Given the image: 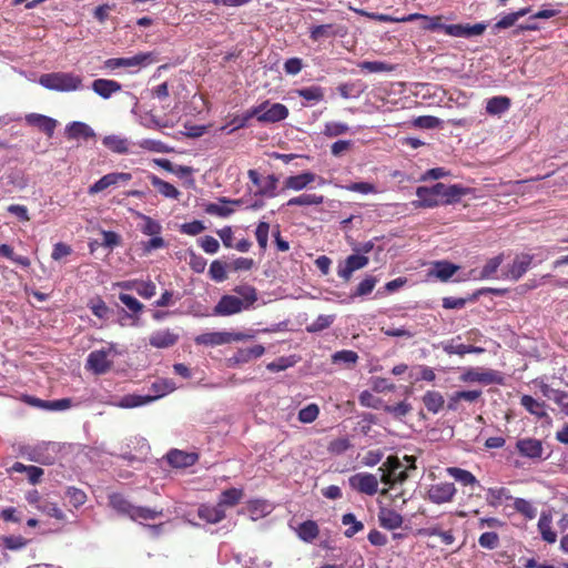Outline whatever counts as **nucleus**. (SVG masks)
<instances>
[{
    "label": "nucleus",
    "mask_w": 568,
    "mask_h": 568,
    "mask_svg": "<svg viewBox=\"0 0 568 568\" xmlns=\"http://www.w3.org/2000/svg\"><path fill=\"white\" fill-rule=\"evenodd\" d=\"M442 16L428 17L422 13H410L403 16L402 21L413 22L419 21V28L425 31L443 30L447 36L457 38H470L480 36L485 32L487 24L479 22L476 24H444Z\"/></svg>",
    "instance_id": "nucleus-1"
},
{
    "label": "nucleus",
    "mask_w": 568,
    "mask_h": 568,
    "mask_svg": "<svg viewBox=\"0 0 568 568\" xmlns=\"http://www.w3.org/2000/svg\"><path fill=\"white\" fill-rule=\"evenodd\" d=\"M39 82L44 88L55 91H75L82 87V78L69 72L42 74Z\"/></svg>",
    "instance_id": "nucleus-2"
},
{
    "label": "nucleus",
    "mask_w": 568,
    "mask_h": 568,
    "mask_svg": "<svg viewBox=\"0 0 568 568\" xmlns=\"http://www.w3.org/2000/svg\"><path fill=\"white\" fill-rule=\"evenodd\" d=\"M154 395H126L123 396L119 403V406L122 408H134L145 404H149L174 389V384L171 381L162 379L154 382L151 386Z\"/></svg>",
    "instance_id": "nucleus-3"
},
{
    "label": "nucleus",
    "mask_w": 568,
    "mask_h": 568,
    "mask_svg": "<svg viewBox=\"0 0 568 568\" xmlns=\"http://www.w3.org/2000/svg\"><path fill=\"white\" fill-rule=\"evenodd\" d=\"M251 113L260 123H276L288 116V109L282 103H271L266 100L251 108Z\"/></svg>",
    "instance_id": "nucleus-4"
},
{
    "label": "nucleus",
    "mask_w": 568,
    "mask_h": 568,
    "mask_svg": "<svg viewBox=\"0 0 568 568\" xmlns=\"http://www.w3.org/2000/svg\"><path fill=\"white\" fill-rule=\"evenodd\" d=\"M378 470L382 471L381 481L389 487L396 484H403L408 478V469H402L399 458L394 455L388 456Z\"/></svg>",
    "instance_id": "nucleus-5"
},
{
    "label": "nucleus",
    "mask_w": 568,
    "mask_h": 568,
    "mask_svg": "<svg viewBox=\"0 0 568 568\" xmlns=\"http://www.w3.org/2000/svg\"><path fill=\"white\" fill-rule=\"evenodd\" d=\"M457 488L450 481H434L428 485L426 490V499L436 505L449 504L454 500Z\"/></svg>",
    "instance_id": "nucleus-6"
},
{
    "label": "nucleus",
    "mask_w": 568,
    "mask_h": 568,
    "mask_svg": "<svg viewBox=\"0 0 568 568\" xmlns=\"http://www.w3.org/2000/svg\"><path fill=\"white\" fill-rule=\"evenodd\" d=\"M348 484L352 489L368 496H373L378 491V479L369 473H357L351 476Z\"/></svg>",
    "instance_id": "nucleus-7"
},
{
    "label": "nucleus",
    "mask_w": 568,
    "mask_h": 568,
    "mask_svg": "<svg viewBox=\"0 0 568 568\" xmlns=\"http://www.w3.org/2000/svg\"><path fill=\"white\" fill-rule=\"evenodd\" d=\"M132 179V174L128 172H112L100 178L95 183L89 186L88 193L90 195L98 194L111 186H118L126 183Z\"/></svg>",
    "instance_id": "nucleus-8"
},
{
    "label": "nucleus",
    "mask_w": 568,
    "mask_h": 568,
    "mask_svg": "<svg viewBox=\"0 0 568 568\" xmlns=\"http://www.w3.org/2000/svg\"><path fill=\"white\" fill-rule=\"evenodd\" d=\"M435 191L439 193L440 205L454 204L468 193V189L459 184L446 185L442 182L435 184Z\"/></svg>",
    "instance_id": "nucleus-9"
},
{
    "label": "nucleus",
    "mask_w": 568,
    "mask_h": 568,
    "mask_svg": "<svg viewBox=\"0 0 568 568\" xmlns=\"http://www.w3.org/2000/svg\"><path fill=\"white\" fill-rule=\"evenodd\" d=\"M243 338V334L241 333H231V332H212L204 333L195 337V343L197 345H223L229 344L233 341H241Z\"/></svg>",
    "instance_id": "nucleus-10"
},
{
    "label": "nucleus",
    "mask_w": 568,
    "mask_h": 568,
    "mask_svg": "<svg viewBox=\"0 0 568 568\" xmlns=\"http://www.w3.org/2000/svg\"><path fill=\"white\" fill-rule=\"evenodd\" d=\"M464 381L478 382L485 385L497 384L504 385L505 378L503 374L495 369H468L464 375Z\"/></svg>",
    "instance_id": "nucleus-11"
},
{
    "label": "nucleus",
    "mask_w": 568,
    "mask_h": 568,
    "mask_svg": "<svg viewBox=\"0 0 568 568\" xmlns=\"http://www.w3.org/2000/svg\"><path fill=\"white\" fill-rule=\"evenodd\" d=\"M516 449L520 456L532 460L542 459L544 446L541 440L531 437L520 438L516 442Z\"/></svg>",
    "instance_id": "nucleus-12"
},
{
    "label": "nucleus",
    "mask_w": 568,
    "mask_h": 568,
    "mask_svg": "<svg viewBox=\"0 0 568 568\" xmlns=\"http://www.w3.org/2000/svg\"><path fill=\"white\" fill-rule=\"evenodd\" d=\"M244 302L234 295H223L214 307V314L220 316H230L247 310Z\"/></svg>",
    "instance_id": "nucleus-13"
},
{
    "label": "nucleus",
    "mask_w": 568,
    "mask_h": 568,
    "mask_svg": "<svg viewBox=\"0 0 568 568\" xmlns=\"http://www.w3.org/2000/svg\"><path fill=\"white\" fill-rule=\"evenodd\" d=\"M112 366V362L108 358V352L104 349L93 351L87 358L85 367L97 375L105 374Z\"/></svg>",
    "instance_id": "nucleus-14"
},
{
    "label": "nucleus",
    "mask_w": 568,
    "mask_h": 568,
    "mask_svg": "<svg viewBox=\"0 0 568 568\" xmlns=\"http://www.w3.org/2000/svg\"><path fill=\"white\" fill-rule=\"evenodd\" d=\"M417 200L413 201L412 204L415 209L420 207H436L440 205V196L439 193L435 191V185L427 186H418L416 189Z\"/></svg>",
    "instance_id": "nucleus-15"
},
{
    "label": "nucleus",
    "mask_w": 568,
    "mask_h": 568,
    "mask_svg": "<svg viewBox=\"0 0 568 568\" xmlns=\"http://www.w3.org/2000/svg\"><path fill=\"white\" fill-rule=\"evenodd\" d=\"M445 471L463 487H468L470 495L474 493L475 488H481L479 480L467 469L452 466L447 467Z\"/></svg>",
    "instance_id": "nucleus-16"
},
{
    "label": "nucleus",
    "mask_w": 568,
    "mask_h": 568,
    "mask_svg": "<svg viewBox=\"0 0 568 568\" xmlns=\"http://www.w3.org/2000/svg\"><path fill=\"white\" fill-rule=\"evenodd\" d=\"M24 119L28 125L38 128L48 138L53 136L54 130L58 125V121L55 119L39 113H29Z\"/></svg>",
    "instance_id": "nucleus-17"
},
{
    "label": "nucleus",
    "mask_w": 568,
    "mask_h": 568,
    "mask_svg": "<svg viewBox=\"0 0 568 568\" xmlns=\"http://www.w3.org/2000/svg\"><path fill=\"white\" fill-rule=\"evenodd\" d=\"M368 264V257L365 255L353 254L349 255L344 263V266H339L337 275L344 281H349L353 273L357 270L365 267Z\"/></svg>",
    "instance_id": "nucleus-18"
},
{
    "label": "nucleus",
    "mask_w": 568,
    "mask_h": 568,
    "mask_svg": "<svg viewBox=\"0 0 568 568\" xmlns=\"http://www.w3.org/2000/svg\"><path fill=\"white\" fill-rule=\"evenodd\" d=\"M532 256L528 254L518 255L505 272V277L511 281H518L529 268Z\"/></svg>",
    "instance_id": "nucleus-19"
},
{
    "label": "nucleus",
    "mask_w": 568,
    "mask_h": 568,
    "mask_svg": "<svg viewBox=\"0 0 568 568\" xmlns=\"http://www.w3.org/2000/svg\"><path fill=\"white\" fill-rule=\"evenodd\" d=\"M178 341L179 335L169 328L155 331L149 337V344L155 348H169Z\"/></svg>",
    "instance_id": "nucleus-20"
},
{
    "label": "nucleus",
    "mask_w": 568,
    "mask_h": 568,
    "mask_svg": "<svg viewBox=\"0 0 568 568\" xmlns=\"http://www.w3.org/2000/svg\"><path fill=\"white\" fill-rule=\"evenodd\" d=\"M199 459L197 454L186 453L179 449H172L166 454L168 463L175 468H185L193 466Z\"/></svg>",
    "instance_id": "nucleus-21"
},
{
    "label": "nucleus",
    "mask_w": 568,
    "mask_h": 568,
    "mask_svg": "<svg viewBox=\"0 0 568 568\" xmlns=\"http://www.w3.org/2000/svg\"><path fill=\"white\" fill-rule=\"evenodd\" d=\"M197 516L209 524H217L225 518V509L219 503L216 505L203 504L197 509Z\"/></svg>",
    "instance_id": "nucleus-22"
},
{
    "label": "nucleus",
    "mask_w": 568,
    "mask_h": 568,
    "mask_svg": "<svg viewBox=\"0 0 568 568\" xmlns=\"http://www.w3.org/2000/svg\"><path fill=\"white\" fill-rule=\"evenodd\" d=\"M91 88L94 93L103 99H109L112 97V94L122 90L121 83L109 79H97L92 82Z\"/></svg>",
    "instance_id": "nucleus-23"
},
{
    "label": "nucleus",
    "mask_w": 568,
    "mask_h": 568,
    "mask_svg": "<svg viewBox=\"0 0 568 568\" xmlns=\"http://www.w3.org/2000/svg\"><path fill=\"white\" fill-rule=\"evenodd\" d=\"M315 181L316 174L312 172H303L297 175H291L284 181V190L302 191Z\"/></svg>",
    "instance_id": "nucleus-24"
},
{
    "label": "nucleus",
    "mask_w": 568,
    "mask_h": 568,
    "mask_svg": "<svg viewBox=\"0 0 568 568\" xmlns=\"http://www.w3.org/2000/svg\"><path fill=\"white\" fill-rule=\"evenodd\" d=\"M378 521L383 528L393 530L403 525V517L394 509L382 508L378 514Z\"/></svg>",
    "instance_id": "nucleus-25"
},
{
    "label": "nucleus",
    "mask_w": 568,
    "mask_h": 568,
    "mask_svg": "<svg viewBox=\"0 0 568 568\" xmlns=\"http://www.w3.org/2000/svg\"><path fill=\"white\" fill-rule=\"evenodd\" d=\"M151 184L158 190V192L168 199L178 200L181 192L171 183L160 179L155 174L150 173L148 175Z\"/></svg>",
    "instance_id": "nucleus-26"
},
{
    "label": "nucleus",
    "mask_w": 568,
    "mask_h": 568,
    "mask_svg": "<svg viewBox=\"0 0 568 568\" xmlns=\"http://www.w3.org/2000/svg\"><path fill=\"white\" fill-rule=\"evenodd\" d=\"M520 405L531 415L538 419L548 417L546 412V403L535 399L530 395H523L520 397Z\"/></svg>",
    "instance_id": "nucleus-27"
},
{
    "label": "nucleus",
    "mask_w": 568,
    "mask_h": 568,
    "mask_svg": "<svg viewBox=\"0 0 568 568\" xmlns=\"http://www.w3.org/2000/svg\"><path fill=\"white\" fill-rule=\"evenodd\" d=\"M265 352L264 346L262 345H254L252 347L247 348H240L237 352L233 355V357L230 358L231 362L234 364H244L248 363L250 361L254 358L261 357Z\"/></svg>",
    "instance_id": "nucleus-28"
},
{
    "label": "nucleus",
    "mask_w": 568,
    "mask_h": 568,
    "mask_svg": "<svg viewBox=\"0 0 568 568\" xmlns=\"http://www.w3.org/2000/svg\"><path fill=\"white\" fill-rule=\"evenodd\" d=\"M298 538L305 542H313L320 535V527L314 520H305L295 529Z\"/></svg>",
    "instance_id": "nucleus-29"
},
{
    "label": "nucleus",
    "mask_w": 568,
    "mask_h": 568,
    "mask_svg": "<svg viewBox=\"0 0 568 568\" xmlns=\"http://www.w3.org/2000/svg\"><path fill=\"white\" fill-rule=\"evenodd\" d=\"M65 134L69 140L89 139L94 136L93 130L83 122H72L67 125Z\"/></svg>",
    "instance_id": "nucleus-30"
},
{
    "label": "nucleus",
    "mask_w": 568,
    "mask_h": 568,
    "mask_svg": "<svg viewBox=\"0 0 568 568\" xmlns=\"http://www.w3.org/2000/svg\"><path fill=\"white\" fill-rule=\"evenodd\" d=\"M10 470L14 471V473H26L27 476H28L29 483L32 484V485L38 484L41 480V477L44 474L42 468H40L38 466H33V465L27 466V465H24V464H22L20 462H16L11 466Z\"/></svg>",
    "instance_id": "nucleus-31"
},
{
    "label": "nucleus",
    "mask_w": 568,
    "mask_h": 568,
    "mask_svg": "<svg viewBox=\"0 0 568 568\" xmlns=\"http://www.w3.org/2000/svg\"><path fill=\"white\" fill-rule=\"evenodd\" d=\"M422 400L426 409L433 414H437L442 410L445 404L444 396L436 390H427Z\"/></svg>",
    "instance_id": "nucleus-32"
},
{
    "label": "nucleus",
    "mask_w": 568,
    "mask_h": 568,
    "mask_svg": "<svg viewBox=\"0 0 568 568\" xmlns=\"http://www.w3.org/2000/svg\"><path fill=\"white\" fill-rule=\"evenodd\" d=\"M110 506L119 514L131 517L134 505H132L123 495L113 493L109 496Z\"/></svg>",
    "instance_id": "nucleus-33"
},
{
    "label": "nucleus",
    "mask_w": 568,
    "mask_h": 568,
    "mask_svg": "<svg viewBox=\"0 0 568 568\" xmlns=\"http://www.w3.org/2000/svg\"><path fill=\"white\" fill-rule=\"evenodd\" d=\"M529 12L530 8H521L518 11L507 13L494 24L493 29L494 31H499L514 27L520 18L525 17Z\"/></svg>",
    "instance_id": "nucleus-34"
},
{
    "label": "nucleus",
    "mask_w": 568,
    "mask_h": 568,
    "mask_svg": "<svg viewBox=\"0 0 568 568\" xmlns=\"http://www.w3.org/2000/svg\"><path fill=\"white\" fill-rule=\"evenodd\" d=\"M136 216L142 221V224L139 225L140 231L148 236H156L162 233V225L156 220L152 219L149 215L138 212Z\"/></svg>",
    "instance_id": "nucleus-35"
},
{
    "label": "nucleus",
    "mask_w": 568,
    "mask_h": 568,
    "mask_svg": "<svg viewBox=\"0 0 568 568\" xmlns=\"http://www.w3.org/2000/svg\"><path fill=\"white\" fill-rule=\"evenodd\" d=\"M552 519L550 515L541 514L538 520V530L541 535V538L548 544H554L557 540V534L552 529Z\"/></svg>",
    "instance_id": "nucleus-36"
},
{
    "label": "nucleus",
    "mask_w": 568,
    "mask_h": 568,
    "mask_svg": "<svg viewBox=\"0 0 568 568\" xmlns=\"http://www.w3.org/2000/svg\"><path fill=\"white\" fill-rule=\"evenodd\" d=\"M155 62L153 52H140L133 57L124 58V68H141L148 67Z\"/></svg>",
    "instance_id": "nucleus-37"
},
{
    "label": "nucleus",
    "mask_w": 568,
    "mask_h": 568,
    "mask_svg": "<svg viewBox=\"0 0 568 568\" xmlns=\"http://www.w3.org/2000/svg\"><path fill=\"white\" fill-rule=\"evenodd\" d=\"M513 499L509 489L505 487L488 488L486 500L489 506L498 507L504 500Z\"/></svg>",
    "instance_id": "nucleus-38"
},
{
    "label": "nucleus",
    "mask_w": 568,
    "mask_h": 568,
    "mask_svg": "<svg viewBox=\"0 0 568 568\" xmlns=\"http://www.w3.org/2000/svg\"><path fill=\"white\" fill-rule=\"evenodd\" d=\"M324 195L316 193H303L298 196L292 197L286 202L287 206H305V205H320L324 203Z\"/></svg>",
    "instance_id": "nucleus-39"
},
{
    "label": "nucleus",
    "mask_w": 568,
    "mask_h": 568,
    "mask_svg": "<svg viewBox=\"0 0 568 568\" xmlns=\"http://www.w3.org/2000/svg\"><path fill=\"white\" fill-rule=\"evenodd\" d=\"M510 99L499 95L490 98L486 104V112L491 115L505 113L510 108Z\"/></svg>",
    "instance_id": "nucleus-40"
},
{
    "label": "nucleus",
    "mask_w": 568,
    "mask_h": 568,
    "mask_svg": "<svg viewBox=\"0 0 568 568\" xmlns=\"http://www.w3.org/2000/svg\"><path fill=\"white\" fill-rule=\"evenodd\" d=\"M243 497V490L239 488H229L221 493L219 504L223 509L225 507H234L236 506Z\"/></svg>",
    "instance_id": "nucleus-41"
},
{
    "label": "nucleus",
    "mask_w": 568,
    "mask_h": 568,
    "mask_svg": "<svg viewBox=\"0 0 568 568\" xmlns=\"http://www.w3.org/2000/svg\"><path fill=\"white\" fill-rule=\"evenodd\" d=\"M163 515L162 509H155L150 507H143V506H134L132 515L130 519L138 521V520H154L155 518Z\"/></svg>",
    "instance_id": "nucleus-42"
},
{
    "label": "nucleus",
    "mask_w": 568,
    "mask_h": 568,
    "mask_svg": "<svg viewBox=\"0 0 568 568\" xmlns=\"http://www.w3.org/2000/svg\"><path fill=\"white\" fill-rule=\"evenodd\" d=\"M103 145L112 152L125 154L129 152V143L126 139L116 135H108L102 141Z\"/></svg>",
    "instance_id": "nucleus-43"
},
{
    "label": "nucleus",
    "mask_w": 568,
    "mask_h": 568,
    "mask_svg": "<svg viewBox=\"0 0 568 568\" xmlns=\"http://www.w3.org/2000/svg\"><path fill=\"white\" fill-rule=\"evenodd\" d=\"M457 270V265L447 261H439L434 264V273L443 282L448 281Z\"/></svg>",
    "instance_id": "nucleus-44"
},
{
    "label": "nucleus",
    "mask_w": 568,
    "mask_h": 568,
    "mask_svg": "<svg viewBox=\"0 0 568 568\" xmlns=\"http://www.w3.org/2000/svg\"><path fill=\"white\" fill-rule=\"evenodd\" d=\"M514 509L523 515L526 519H534L537 516L536 507L527 499L514 498Z\"/></svg>",
    "instance_id": "nucleus-45"
},
{
    "label": "nucleus",
    "mask_w": 568,
    "mask_h": 568,
    "mask_svg": "<svg viewBox=\"0 0 568 568\" xmlns=\"http://www.w3.org/2000/svg\"><path fill=\"white\" fill-rule=\"evenodd\" d=\"M419 532L427 537L437 536L442 539V541L445 545H452L455 541L453 531L452 530L443 531L438 525L424 528Z\"/></svg>",
    "instance_id": "nucleus-46"
},
{
    "label": "nucleus",
    "mask_w": 568,
    "mask_h": 568,
    "mask_svg": "<svg viewBox=\"0 0 568 568\" xmlns=\"http://www.w3.org/2000/svg\"><path fill=\"white\" fill-rule=\"evenodd\" d=\"M337 34L334 24H320L314 26L310 30V38L313 41H318L323 38H331Z\"/></svg>",
    "instance_id": "nucleus-47"
},
{
    "label": "nucleus",
    "mask_w": 568,
    "mask_h": 568,
    "mask_svg": "<svg viewBox=\"0 0 568 568\" xmlns=\"http://www.w3.org/2000/svg\"><path fill=\"white\" fill-rule=\"evenodd\" d=\"M342 524L345 526L351 525V527L344 531V535L347 538H352L354 535H356L357 532H359L364 529L363 523L356 520L355 515L352 513L343 515Z\"/></svg>",
    "instance_id": "nucleus-48"
},
{
    "label": "nucleus",
    "mask_w": 568,
    "mask_h": 568,
    "mask_svg": "<svg viewBox=\"0 0 568 568\" xmlns=\"http://www.w3.org/2000/svg\"><path fill=\"white\" fill-rule=\"evenodd\" d=\"M234 292L239 294L244 302L246 307H250L257 301L256 288L251 285H240L234 288Z\"/></svg>",
    "instance_id": "nucleus-49"
},
{
    "label": "nucleus",
    "mask_w": 568,
    "mask_h": 568,
    "mask_svg": "<svg viewBox=\"0 0 568 568\" xmlns=\"http://www.w3.org/2000/svg\"><path fill=\"white\" fill-rule=\"evenodd\" d=\"M298 97L313 102H320L324 99V89L318 85L303 88L296 91Z\"/></svg>",
    "instance_id": "nucleus-50"
},
{
    "label": "nucleus",
    "mask_w": 568,
    "mask_h": 568,
    "mask_svg": "<svg viewBox=\"0 0 568 568\" xmlns=\"http://www.w3.org/2000/svg\"><path fill=\"white\" fill-rule=\"evenodd\" d=\"M142 255H149L155 250L165 248L168 243L161 235L151 236L150 240L141 242Z\"/></svg>",
    "instance_id": "nucleus-51"
},
{
    "label": "nucleus",
    "mask_w": 568,
    "mask_h": 568,
    "mask_svg": "<svg viewBox=\"0 0 568 568\" xmlns=\"http://www.w3.org/2000/svg\"><path fill=\"white\" fill-rule=\"evenodd\" d=\"M278 179L274 174H270L266 179L264 184L257 190L256 194L261 196H267V197H275L277 195L276 189H277Z\"/></svg>",
    "instance_id": "nucleus-52"
},
{
    "label": "nucleus",
    "mask_w": 568,
    "mask_h": 568,
    "mask_svg": "<svg viewBox=\"0 0 568 568\" xmlns=\"http://www.w3.org/2000/svg\"><path fill=\"white\" fill-rule=\"evenodd\" d=\"M268 233H270V224L267 222L261 221L255 230V237L257 244L262 251L267 248L268 244Z\"/></svg>",
    "instance_id": "nucleus-53"
},
{
    "label": "nucleus",
    "mask_w": 568,
    "mask_h": 568,
    "mask_svg": "<svg viewBox=\"0 0 568 568\" xmlns=\"http://www.w3.org/2000/svg\"><path fill=\"white\" fill-rule=\"evenodd\" d=\"M348 125L342 122H327L324 125L323 134L327 138H335L347 133Z\"/></svg>",
    "instance_id": "nucleus-54"
},
{
    "label": "nucleus",
    "mask_w": 568,
    "mask_h": 568,
    "mask_svg": "<svg viewBox=\"0 0 568 568\" xmlns=\"http://www.w3.org/2000/svg\"><path fill=\"white\" fill-rule=\"evenodd\" d=\"M38 510H40L41 513H43L50 517L58 519V520L64 519V514L58 507V505L55 503H51L47 499L38 505Z\"/></svg>",
    "instance_id": "nucleus-55"
},
{
    "label": "nucleus",
    "mask_w": 568,
    "mask_h": 568,
    "mask_svg": "<svg viewBox=\"0 0 568 568\" xmlns=\"http://www.w3.org/2000/svg\"><path fill=\"white\" fill-rule=\"evenodd\" d=\"M359 68L369 73L389 72L394 69L392 65L382 61H363L359 63Z\"/></svg>",
    "instance_id": "nucleus-56"
},
{
    "label": "nucleus",
    "mask_w": 568,
    "mask_h": 568,
    "mask_svg": "<svg viewBox=\"0 0 568 568\" xmlns=\"http://www.w3.org/2000/svg\"><path fill=\"white\" fill-rule=\"evenodd\" d=\"M210 277L215 282H224L227 278L225 264L219 260L211 263L209 268Z\"/></svg>",
    "instance_id": "nucleus-57"
},
{
    "label": "nucleus",
    "mask_w": 568,
    "mask_h": 568,
    "mask_svg": "<svg viewBox=\"0 0 568 568\" xmlns=\"http://www.w3.org/2000/svg\"><path fill=\"white\" fill-rule=\"evenodd\" d=\"M88 306L91 310L92 314L99 318H106L109 315L110 310H109L108 305L99 296L91 300L89 302Z\"/></svg>",
    "instance_id": "nucleus-58"
},
{
    "label": "nucleus",
    "mask_w": 568,
    "mask_h": 568,
    "mask_svg": "<svg viewBox=\"0 0 568 568\" xmlns=\"http://www.w3.org/2000/svg\"><path fill=\"white\" fill-rule=\"evenodd\" d=\"M320 414V408L316 404H308L298 412V420L304 424L313 423Z\"/></svg>",
    "instance_id": "nucleus-59"
},
{
    "label": "nucleus",
    "mask_w": 568,
    "mask_h": 568,
    "mask_svg": "<svg viewBox=\"0 0 568 568\" xmlns=\"http://www.w3.org/2000/svg\"><path fill=\"white\" fill-rule=\"evenodd\" d=\"M376 283L377 278L375 276L367 275L363 281L359 282V284L356 287V291L353 293L352 296H365L372 293Z\"/></svg>",
    "instance_id": "nucleus-60"
},
{
    "label": "nucleus",
    "mask_w": 568,
    "mask_h": 568,
    "mask_svg": "<svg viewBox=\"0 0 568 568\" xmlns=\"http://www.w3.org/2000/svg\"><path fill=\"white\" fill-rule=\"evenodd\" d=\"M478 544L485 549H496L499 545V536L495 531H487L479 536Z\"/></svg>",
    "instance_id": "nucleus-61"
},
{
    "label": "nucleus",
    "mask_w": 568,
    "mask_h": 568,
    "mask_svg": "<svg viewBox=\"0 0 568 568\" xmlns=\"http://www.w3.org/2000/svg\"><path fill=\"white\" fill-rule=\"evenodd\" d=\"M503 262V255H497L487 261L480 271V278H490L497 272Z\"/></svg>",
    "instance_id": "nucleus-62"
},
{
    "label": "nucleus",
    "mask_w": 568,
    "mask_h": 568,
    "mask_svg": "<svg viewBox=\"0 0 568 568\" xmlns=\"http://www.w3.org/2000/svg\"><path fill=\"white\" fill-rule=\"evenodd\" d=\"M384 410L396 418H400L412 410V406L407 402L403 400L396 405H385Z\"/></svg>",
    "instance_id": "nucleus-63"
},
{
    "label": "nucleus",
    "mask_w": 568,
    "mask_h": 568,
    "mask_svg": "<svg viewBox=\"0 0 568 568\" xmlns=\"http://www.w3.org/2000/svg\"><path fill=\"white\" fill-rule=\"evenodd\" d=\"M351 446V442L347 437H341L329 442L327 449L332 454L341 455L345 453Z\"/></svg>",
    "instance_id": "nucleus-64"
}]
</instances>
